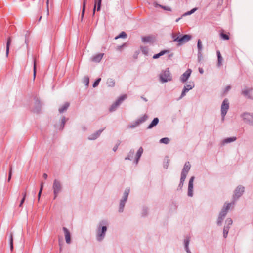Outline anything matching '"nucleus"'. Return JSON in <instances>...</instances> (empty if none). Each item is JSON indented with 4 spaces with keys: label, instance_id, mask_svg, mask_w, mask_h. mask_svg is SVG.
<instances>
[{
    "label": "nucleus",
    "instance_id": "nucleus-1",
    "mask_svg": "<svg viewBox=\"0 0 253 253\" xmlns=\"http://www.w3.org/2000/svg\"><path fill=\"white\" fill-rule=\"evenodd\" d=\"M108 222L106 220H102L98 224L97 228L96 239L101 242L104 238L107 229Z\"/></svg>",
    "mask_w": 253,
    "mask_h": 253
},
{
    "label": "nucleus",
    "instance_id": "nucleus-2",
    "mask_svg": "<svg viewBox=\"0 0 253 253\" xmlns=\"http://www.w3.org/2000/svg\"><path fill=\"white\" fill-rule=\"evenodd\" d=\"M183 83H185L183 89L182 90L180 99L183 97L186 93L194 87V83L192 81L187 82L188 80H181Z\"/></svg>",
    "mask_w": 253,
    "mask_h": 253
},
{
    "label": "nucleus",
    "instance_id": "nucleus-3",
    "mask_svg": "<svg viewBox=\"0 0 253 253\" xmlns=\"http://www.w3.org/2000/svg\"><path fill=\"white\" fill-rule=\"evenodd\" d=\"M130 192V189L127 188L125 189L122 199L120 200L118 211L119 212H122L125 205L126 202L127 200L128 196Z\"/></svg>",
    "mask_w": 253,
    "mask_h": 253
},
{
    "label": "nucleus",
    "instance_id": "nucleus-4",
    "mask_svg": "<svg viewBox=\"0 0 253 253\" xmlns=\"http://www.w3.org/2000/svg\"><path fill=\"white\" fill-rule=\"evenodd\" d=\"M52 189L54 193V199H55L61 192L62 186L61 182L57 179H55L53 181Z\"/></svg>",
    "mask_w": 253,
    "mask_h": 253
},
{
    "label": "nucleus",
    "instance_id": "nucleus-5",
    "mask_svg": "<svg viewBox=\"0 0 253 253\" xmlns=\"http://www.w3.org/2000/svg\"><path fill=\"white\" fill-rule=\"evenodd\" d=\"M241 117L245 123L253 126V113L244 112L241 115Z\"/></svg>",
    "mask_w": 253,
    "mask_h": 253
},
{
    "label": "nucleus",
    "instance_id": "nucleus-6",
    "mask_svg": "<svg viewBox=\"0 0 253 253\" xmlns=\"http://www.w3.org/2000/svg\"><path fill=\"white\" fill-rule=\"evenodd\" d=\"M229 108V102L227 99H225L221 104V115L222 117V121H224V118L227 114V111Z\"/></svg>",
    "mask_w": 253,
    "mask_h": 253
},
{
    "label": "nucleus",
    "instance_id": "nucleus-7",
    "mask_svg": "<svg viewBox=\"0 0 253 253\" xmlns=\"http://www.w3.org/2000/svg\"><path fill=\"white\" fill-rule=\"evenodd\" d=\"M245 187L242 185H238L234 190L233 195V202L237 200L244 193Z\"/></svg>",
    "mask_w": 253,
    "mask_h": 253
},
{
    "label": "nucleus",
    "instance_id": "nucleus-8",
    "mask_svg": "<svg viewBox=\"0 0 253 253\" xmlns=\"http://www.w3.org/2000/svg\"><path fill=\"white\" fill-rule=\"evenodd\" d=\"M192 38V36L190 35H184L182 36L181 37L179 36H177V38L175 39V41L178 42V45H181L189 41H190Z\"/></svg>",
    "mask_w": 253,
    "mask_h": 253
},
{
    "label": "nucleus",
    "instance_id": "nucleus-9",
    "mask_svg": "<svg viewBox=\"0 0 253 253\" xmlns=\"http://www.w3.org/2000/svg\"><path fill=\"white\" fill-rule=\"evenodd\" d=\"M241 93L246 98L253 100V88H245L242 90Z\"/></svg>",
    "mask_w": 253,
    "mask_h": 253
},
{
    "label": "nucleus",
    "instance_id": "nucleus-10",
    "mask_svg": "<svg viewBox=\"0 0 253 253\" xmlns=\"http://www.w3.org/2000/svg\"><path fill=\"white\" fill-rule=\"evenodd\" d=\"M159 79H171L169 68L163 70L159 76Z\"/></svg>",
    "mask_w": 253,
    "mask_h": 253
},
{
    "label": "nucleus",
    "instance_id": "nucleus-11",
    "mask_svg": "<svg viewBox=\"0 0 253 253\" xmlns=\"http://www.w3.org/2000/svg\"><path fill=\"white\" fill-rule=\"evenodd\" d=\"M191 165L189 162H187L185 163L184 165V167L182 170V172L181 173V176L186 177V176L190 169Z\"/></svg>",
    "mask_w": 253,
    "mask_h": 253
},
{
    "label": "nucleus",
    "instance_id": "nucleus-12",
    "mask_svg": "<svg viewBox=\"0 0 253 253\" xmlns=\"http://www.w3.org/2000/svg\"><path fill=\"white\" fill-rule=\"evenodd\" d=\"M194 177L192 176L189 179L188 187V196L189 197L193 196V181Z\"/></svg>",
    "mask_w": 253,
    "mask_h": 253
},
{
    "label": "nucleus",
    "instance_id": "nucleus-13",
    "mask_svg": "<svg viewBox=\"0 0 253 253\" xmlns=\"http://www.w3.org/2000/svg\"><path fill=\"white\" fill-rule=\"evenodd\" d=\"M231 204L228 203L226 205H224L219 215L225 217L227 213L228 210L230 208Z\"/></svg>",
    "mask_w": 253,
    "mask_h": 253
},
{
    "label": "nucleus",
    "instance_id": "nucleus-14",
    "mask_svg": "<svg viewBox=\"0 0 253 253\" xmlns=\"http://www.w3.org/2000/svg\"><path fill=\"white\" fill-rule=\"evenodd\" d=\"M191 237L190 236H186L184 240V248L187 253H191L190 250L189 249V244L190 241Z\"/></svg>",
    "mask_w": 253,
    "mask_h": 253
},
{
    "label": "nucleus",
    "instance_id": "nucleus-15",
    "mask_svg": "<svg viewBox=\"0 0 253 253\" xmlns=\"http://www.w3.org/2000/svg\"><path fill=\"white\" fill-rule=\"evenodd\" d=\"M105 129V127H104V128H103L102 129H99L98 130V131H97L96 132H94V133H93L92 135H91L89 137H88V139L89 140H95L96 139H97L99 136L101 134V133H102V132Z\"/></svg>",
    "mask_w": 253,
    "mask_h": 253
},
{
    "label": "nucleus",
    "instance_id": "nucleus-16",
    "mask_svg": "<svg viewBox=\"0 0 253 253\" xmlns=\"http://www.w3.org/2000/svg\"><path fill=\"white\" fill-rule=\"evenodd\" d=\"M143 152V149L142 147H140L139 148V149L138 150V151L136 153V154L135 161H134V162L136 164H138V161H139L141 156H142Z\"/></svg>",
    "mask_w": 253,
    "mask_h": 253
},
{
    "label": "nucleus",
    "instance_id": "nucleus-17",
    "mask_svg": "<svg viewBox=\"0 0 253 253\" xmlns=\"http://www.w3.org/2000/svg\"><path fill=\"white\" fill-rule=\"evenodd\" d=\"M64 235L66 242L69 244L71 242V235L69 231L65 227H64Z\"/></svg>",
    "mask_w": 253,
    "mask_h": 253
},
{
    "label": "nucleus",
    "instance_id": "nucleus-18",
    "mask_svg": "<svg viewBox=\"0 0 253 253\" xmlns=\"http://www.w3.org/2000/svg\"><path fill=\"white\" fill-rule=\"evenodd\" d=\"M142 41L144 43H153L154 42V38L151 36H147L142 37Z\"/></svg>",
    "mask_w": 253,
    "mask_h": 253
},
{
    "label": "nucleus",
    "instance_id": "nucleus-19",
    "mask_svg": "<svg viewBox=\"0 0 253 253\" xmlns=\"http://www.w3.org/2000/svg\"><path fill=\"white\" fill-rule=\"evenodd\" d=\"M127 97L126 95L124 94L120 96L117 100H116V101L114 103L115 105L117 107H119V106L121 104V103L125 100Z\"/></svg>",
    "mask_w": 253,
    "mask_h": 253
},
{
    "label": "nucleus",
    "instance_id": "nucleus-20",
    "mask_svg": "<svg viewBox=\"0 0 253 253\" xmlns=\"http://www.w3.org/2000/svg\"><path fill=\"white\" fill-rule=\"evenodd\" d=\"M127 97L126 95L124 94L120 96L117 100H116V101L114 103L115 105L117 107H119V106L121 104V103L125 100Z\"/></svg>",
    "mask_w": 253,
    "mask_h": 253
},
{
    "label": "nucleus",
    "instance_id": "nucleus-21",
    "mask_svg": "<svg viewBox=\"0 0 253 253\" xmlns=\"http://www.w3.org/2000/svg\"><path fill=\"white\" fill-rule=\"evenodd\" d=\"M101 2H102V0H95V4H94V8H93V15H94V14H95L96 6H97V11H98L100 10Z\"/></svg>",
    "mask_w": 253,
    "mask_h": 253
},
{
    "label": "nucleus",
    "instance_id": "nucleus-22",
    "mask_svg": "<svg viewBox=\"0 0 253 253\" xmlns=\"http://www.w3.org/2000/svg\"><path fill=\"white\" fill-rule=\"evenodd\" d=\"M104 55L103 53H99L92 58V61L96 63L99 62Z\"/></svg>",
    "mask_w": 253,
    "mask_h": 253
},
{
    "label": "nucleus",
    "instance_id": "nucleus-23",
    "mask_svg": "<svg viewBox=\"0 0 253 253\" xmlns=\"http://www.w3.org/2000/svg\"><path fill=\"white\" fill-rule=\"evenodd\" d=\"M159 118H155L151 122V123H150V124L147 126V129H151L152 128H153V127H154L155 126H156V125H157V124H158L159 123Z\"/></svg>",
    "mask_w": 253,
    "mask_h": 253
},
{
    "label": "nucleus",
    "instance_id": "nucleus-24",
    "mask_svg": "<svg viewBox=\"0 0 253 253\" xmlns=\"http://www.w3.org/2000/svg\"><path fill=\"white\" fill-rule=\"evenodd\" d=\"M192 72L191 69H187L182 75L180 79H188Z\"/></svg>",
    "mask_w": 253,
    "mask_h": 253
},
{
    "label": "nucleus",
    "instance_id": "nucleus-25",
    "mask_svg": "<svg viewBox=\"0 0 253 253\" xmlns=\"http://www.w3.org/2000/svg\"><path fill=\"white\" fill-rule=\"evenodd\" d=\"M169 50H164L163 51H161L158 54H155L153 56V58L154 59L159 58L160 56L164 55L166 53H169Z\"/></svg>",
    "mask_w": 253,
    "mask_h": 253
},
{
    "label": "nucleus",
    "instance_id": "nucleus-26",
    "mask_svg": "<svg viewBox=\"0 0 253 253\" xmlns=\"http://www.w3.org/2000/svg\"><path fill=\"white\" fill-rule=\"evenodd\" d=\"M35 108L34 109V111L35 112H39L40 109H41V103L40 102V101L37 99L35 100Z\"/></svg>",
    "mask_w": 253,
    "mask_h": 253
},
{
    "label": "nucleus",
    "instance_id": "nucleus-27",
    "mask_svg": "<svg viewBox=\"0 0 253 253\" xmlns=\"http://www.w3.org/2000/svg\"><path fill=\"white\" fill-rule=\"evenodd\" d=\"M134 152H135L133 149L130 150L127 156L125 158V160H132L134 156Z\"/></svg>",
    "mask_w": 253,
    "mask_h": 253
},
{
    "label": "nucleus",
    "instance_id": "nucleus-28",
    "mask_svg": "<svg viewBox=\"0 0 253 253\" xmlns=\"http://www.w3.org/2000/svg\"><path fill=\"white\" fill-rule=\"evenodd\" d=\"M236 139H237L236 137H229V138H227L224 139L223 140L222 143L224 144H227V143H231V142H234Z\"/></svg>",
    "mask_w": 253,
    "mask_h": 253
},
{
    "label": "nucleus",
    "instance_id": "nucleus-29",
    "mask_svg": "<svg viewBox=\"0 0 253 253\" xmlns=\"http://www.w3.org/2000/svg\"><path fill=\"white\" fill-rule=\"evenodd\" d=\"M11 42V38H10V37H9L7 39V43H6V57H8V56Z\"/></svg>",
    "mask_w": 253,
    "mask_h": 253
},
{
    "label": "nucleus",
    "instance_id": "nucleus-30",
    "mask_svg": "<svg viewBox=\"0 0 253 253\" xmlns=\"http://www.w3.org/2000/svg\"><path fill=\"white\" fill-rule=\"evenodd\" d=\"M216 53H217V60H218L217 65L218 66H220L222 65V61L223 60L222 57L220 52L219 50L217 51Z\"/></svg>",
    "mask_w": 253,
    "mask_h": 253
},
{
    "label": "nucleus",
    "instance_id": "nucleus-31",
    "mask_svg": "<svg viewBox=\"0 0 253 253\" xmlns=\"http://www.w3.org/2000/svg\"><path fill=\"white\" fill-rule=\"evenodd\" d=\"M147 118H148L147 116L146 115H144L142 117L136 120L137 124L139 125L140 124L145 122L147 120Z\"/></svg>",
    "mask_w": 253,
    "mask_h": 253
},
{
    "label": "nucleus",
    "instance_id": "nucleus-32",
    "mask_svg": "<svg viewBox=\"0 0 253 253\" xmlns=\"http://www.w3.org/2000/svg\"><path fill=\"white\" fill-rule=\"evenodd\" d=\"M141 51L145 55H148L149 53V48L146 46H141Z\"/></svg>",
    "mask_w": 253,
    "mask_h": 253
},
{
    "label": "nucleus",
    "instance_id": "nucleus-33",
    "mask_svg": "<svg viewBox=\"0 0 253 253\" xmlns=\"http://www.w3.org/2000/svg\"><path fill=\"white\" fill-rule=\"evenodd\" d=\"M13 235L12 233H10L9 234V242L11 250H12L13 246Z\"/></svg>",
    "mask_w": 253,
    "mask_h": 253
},
{
    "label": "nucleus",
    "instance_id": "nucleus-34",
    "mask_svg": "<svg viewBox=\"0 0 253 253\" xmlns=\"http://www.w3.org/2000/svg\"><path fill=\"white\" fill-rule=\"evenodd\" d=\"M229 228H230V227H229V226H224V227L223 231L224 238H226L227 237Z\"/></svg>",
    "mask_w": 253,
    "mask_h": 253
},
{
    "label": "nucleus",
    "instance_id": "nucleus-35",
    "mask_svg": "<svg viewBox=\"0 0 253 253\" xmlns=\"http://www.w3.org/2000/svg\"><path fill=\"white\" fill-rule=\"evenodd\" d=\"M86 1H87V0H84V1H83V9H82V16H81L82 19L83 18L84 15V14L85 12Z\"/></svg>",
    "mask_w": 253,
    "mask_h": 253
},
{
    "label": "nucleus",
    "instance_id": "nucleus-36",
    "mask_svg": "<svg viewBox=\"0 0 253 253\" xmlns=\"http://www.w3.org/2000/svg\"><path fill=\"white\" fill-rule=\"evenodd\" d=\"M185 178H186V177L181 176L180 179V182H179V184L178 187L179 189H181V188H182L183 184H184V181L185 180Z\"/></svg>",
    "mask_w": 253,
    "mask_h": 253
},
{
    "label": "nucleus",
    "instance_id": "nucleus-37",
    "mask_svg": "<svg viewBox=\"0 0 253 253\" xmlns=\"http://www.w3.org/2000/svg\"><path fill=\"white\" fill-rule=\"evenodd\" d=\"M197 10V8H193L192 9H191L190 11H187V12L185 13L184 14H183L181 17L182 16H187V15H190L192 14H193L194 12H195L196 10Z\"/></svg>",
    "mask_w": 253,
    "mask_h": 253
},
{
    "label": "nucleus",
    "instance_id": "nucleus-38",
    "mask_svg": "<svg viewBox=\"0 0 253 253\" xmlns=\"http://www.w3.org/2000/svg\"><path fill=\"white\" fill-rule=\"evenodd\" d=\"M156 6H158L162 9H163L164 10H167V11H171V8L169 7H168V6H164V5H161V4H157L156 3Z\"/></svg>",
    "mask_w": 253,
    "mask_h": 253
},
{
    "label": "nucleus",
    "instance_id": "nucleus-39",
    "mask_svg": "<svg viewBox=\"0 0 253 253\" xmlns=\"http://www.w3.org/2000/svg\"><path fill=\"white\" fill-rule=\"evenodd\" d=\"M126 34L125 32L123 31L119 35L115 37V39L119 38H126Z\"/></svg>",
    "mask_w": 253,
    "mask_h": 253
},
{
    "label": "nucleus",
    "instance_id": "nucleus-40",
    "mask_svg": "<svg viewBox=\"0 0 253 253\" xmlns=\"http://www.w3.org/2000/svg\"><path fill=\"white\" fill-rule=\"evenodd\" d=\"M197 48H198V52L202 51V42L200 39H199L197 41Z\"/></svg>",
    "mask_w": 253,
    "mask_h": 253
},
{
    "label": "nucleus",
    "instance_id": "nucleus-41",
    "mask_svg": "<svg viewBox=\"0 0 253 253\" xmlns=\"http://www.w3.org/2000/svg\"><path fill=\"white\" fill-rule=\"evenodd\" d=\"M169 139L168 137L163 138L160 139V142L162 143H164L166 144H168L169 142Z\"/></svg>",
    "mask_w": 253,
    "mask_h": 253
},
{
    "label": "nucleus",
    "instance_id": "nucleus-42",
    "mask_svg": "<svg viewBox=\"0 0 253 253\" xmlns=\"http://www.w3.org/2000/svg\"><path fill=\"white\" fill-rule=\"evenodd\" d=\"M225 217L221 216L219 215L217 221V224L218 225L220 226L222 224V222Z\"/></svg>",
    "mask_w": 253,
    "mask_h": 253
},
{
    "label": "nucleus",
    "instance_id": "nucleus-43",
    "mask_svg": "<svg viewBox=\"0 0 253 253\" xmlns=\"http://www.w3.org/2000/svg\"><path fill=\"white\" fill-rule=\"evenodd\" d=\"M221 37L225 40H228L229 39V36L226 34H224L223 33H221L220 34Z\"/></svg>",
    "mask_w": 253,
    "mask_h": 253
},
{
    "label": "nucleus",
    "instance_id": "nucleus-44",
    "mask_svg": "<svg viewBox=\"0 0 253 253\" xmlns=\"http://www.w3.org/2000/svg\"><path fill=\"white\" fill-rule=\"evenodd\" d=\"M226 225L225 226H229L230 227V225H231L233 223L232 220L231 218H227L226 220Z\"/></svg>",
    "mask_w": 253,
    "mask_h": 253
},
{
    "label": "nucleus",
    "instance_id": "nucleus-45",
    "mask_svg": "<svg viewBox=\"0 0 253 253\" xmlns=\"http://www.w3.org/2000/svg\"><path fill=\"white\" fill-rule=\"evenodd\" d=\"M12 167L10 166V169H9V174H8V181L9 182L11 180V176H12Z\"/></svg>",
    "mask_w": 253,
    "mask_h": 253
},
{
    "label": "nucleus",
    "instance_id": "nucleus-46",
    "mask_svg": "<svg viewBox=\"0 0 253 253\" xmlns=\"http://www.w3.org/2000/svg\"><path fill=\"white\" fill-rule=\"evenodd\" d=\"M118 108L114 103L112 104V105L110 106L109 108V111L110 112H113L116 110V109Z\"/></svg>",
    "mask_w": 253,
    "mask_h": 253
},
{
    "label": "nucleus",
    "instance_id": "nucleus-47",
    "mask_svg": "<svg viewBox=\"0 0 253 253\" xmlns=\"http://www.w3.org/2000/svg\"><path fill=\"white\" fill-rule=\"evenodd\" d=\"M197 56H198V61L200 62L202 60V59H203V55H202V51L198 52Z\"/></svg>",
    "mask_w": 253,
    "mask_h": 253
},
{
    "label": "nucleus",
    "instance_id": "nucleus-48",
    "mask_svg": "<svg viewBox=\"0 0 253 253\" xmlns=\"http://www.w3.org/2000/svg\"><path fill=\"white\" fill-rule=\"evenodd\" d=\"M147 211H148V209L146 207H144L143 208V212L142 213V216H145L147 215Z\"/></svg>",
    "mask_w": 253,
    "mask_h": 253
},
{
    "label": "nucleus",
    "instance_id": "nucleus-49",
    "mask_svg": "<svg viewBox=\"0 0 253 253\" xmlns=\"http://www.w3.org/2000/svg\"><path fill=\"white\" fill-rule=\"evenodd\" d=\"M120 143H121V141L118 140V142L116 143L115 146L113 148V151L115 152L117 151V150L118 149V146L120 145Z\"/></svg>",
    "mask_w": 253,
    "mask_h": 253
},
{
    "label": "nucleus",
    "instance_id": "nucleus-50",
    "mask_svg": "<svg viewBox=\"0 0 253 253\" xmlns=\"http://www.w3.org/2000/svg\"><path fill=\"white\" fill-rule=\"evenodd\" d=\"M107 84H108L109 86H114L115 85V82L113 80L110 81V82H107Z\"/></svg>",
    "mask_w": 253,
    "mask_h": 253
},
{
    "label": "nucleus",
    "instance_id": "nucleus-51",
    "mask_svg": "<svg viewBox=\"0 0 253 253\" xmlns=\"http://www.w3.org/2000/svg\"><path fill=\"white\" fill-rule=\"evenodd\" d=\"M35 76H36V61L34 59V74H33L34 79H35Z\"/></svg>",
    "mask_w": 253,
    "mask_h": 253
},
{
    "label": "nucleus",
    "instance_id": "nucleus-52",
    "mask_svg": "<svg viewBox=\"0 0 253 253\" xmlns=\"http://www.w3.org/2000/svg\"><path fill=\"white\" fill-rule=\"evenodd\" d=\"M100 81L101 80H95V81L94 82V83L93 84V87H95L97 86H98Z\"/></svg>",
    "mask_w": 253,
    "mask_h": 253
},
{
    "label": "nucleus",
    "instance_id": "nucleus-53",
    "mask_svg": "<svg viewBox=\"0 0 253 253\" xmlns=\"http://www.w3.org/2000/svg\"><path fill=\"white\" fill-rule=\"evenodd\" d=\"M139 124H137V121H136L134 124L133 125H130L129 126V127L131 128H134L135 127L137 126H138Z\"/></svg>",
    "mask_w": 253,
    "mask_h": 253
},
{
    "label": "nucleus",
    "instance_id": "nucleus-54",
    "mask_svg": "<svg viewBox=\"0 0 253 253\" xmlns=\"http://www.w3.org/2000/svg\"><path fill=\"white\" fill-rule=\"evenodd\" d=\"M126 46V43L123 44L122 45L118 46L116 48L117 50L121 51L122 48Z\"/></svg>",
    "mask_w": 253,
    "mask_h": 253
},
{
    "label": "nucleus",
    "instance_id": "nucleus-55",
    "mask_svg": "<svg viewBox=\"0 0 253 253\" xmlns=\"http://www.w3.org/2000/svg\"><path fill=\"white\" fill-rule=\"evenodd\" d=\"M70 105V103L69 102L64 103V112L66 111Z\"/></svg>",
    "mask_w": 253,
    "mask_h": 253
},
{
    "label": "nucleus",
    "instance_id": "nucleus-56",
    "mask_svg": "<svg viewBox=\"0 0 253 253\" xmlns=\"http://www.w3.org/2000/svg\"><path fill=\"white\" fill-rule=\"evenodd\" d=\"M25 199H24V197H22V199H21L20 203L19 205V207L22 208L23 206V204L25 201Z\"/></svg>",
    "mask_w": 253,
    "mask_h": 253
},
{
    "label": "nucleus",
    "instance_id": "nucleus-57",
    "mask_svg": "<svg viewBox=\"0 0 253 253\" xmlns=\"http://www.w3.org/2000/svg\"><path fill=\"white\" fill-rule=\"evenodd\" d=\"M84 84L86 86H88L89 84V80H84Z\"/></svg>",
    "mask_w": 253,
    "mask_h": 253
},
{
    "label": "nucleus",
    "instance_id": "nucleus-58",
    "mask_svg": "<svg viewBox=\"0 0 253 253\" xmlns=\"http://www.w3.org/2000/svg\"><path fill=\"white\" fill-rule=\"evenodd\" d=\"M59 243L60 247V249H61L62 247V240L60 237H59Z\"/></svg>",
    "mask_w": 253,
    "mask_h": 253
},
{
    "label": "nucleus",
    "instance_id": "nucleus-59",
    "mask_svg": "<svg viewBox=\"0 0 253 253\" xmlns=\"http://www.w3.org/2000/svg\"><path fill=\"white\" fill-rule=\"evenodd\" d=\"M230 88H231L230 86H229V85L227 86L226 87L225 89V91H224V92H226L228 91L230 89Z\"/></svg>",
    "mask_w": 253,
    "mask_h": 253
},
{
    "label": "nucleus",
    "instance_id": "nucleus-60",
    "mask_svg": "<svg viewBox=\"0 0 253 253\" xmlns=\"http://www.w3.org/2000/svg\"><path fill=\"white\" fill-rule=\"evenodd\" d=\"M169 159H167V163L164 165V168H165L166 169H168V165H169Z\"/></svg>",
    "mask_w": 253,
    "mask_h": 253
},
{
    "label": "nucleus",
    "instance_id": "nucleus-61",
    "mask_svg": "<svg viewBox=\"0 0 253 253\" xmlns=\"http://www.w3.org/2000/svg\"><path fill=\"white\" fill-rule=\"evenodd\" d=\"M60 127L61 128H63V118L61 119V120Z\"/></svg>",
    "mask_w": 253,
    "mask_h": 253
},
{
    "label": "nucleus",
    "instance_id": "nucleus-62",
    "mask_svg": "<svg viewBox=\"0 0 253 253\" xmlns=\"http://www.w3.org/2000/svg\"><path fill=\"white\" fill-rule=\"evenodd\" d=\"M59 111L60 113H62L63 112V106L61 107L59 109Z\"/></svg>",
    "mask_w": 253,
    "mask_h": 253
},
{
    "label": "nucleus",
    "instance_id": "nucleus-63",
    "mask_svg": "<svg viewBox=\"0 0 253 253\" xmlns=\"http://www.w3.org/2000/svg\"><path fill=\"white\" fill-rule=\"evenodd\" d=\"M172 38L173 39V41L174 42H177V41H175V39L177 38V36H176V35H175L174 34H172Z\"/></svg>",
    "mask_w": 253,
    "mask_h": 253
},
{
    "label": "nucleus",
    "instance_id": "nucleus-64",
    "mask_svg": "<svg viewBox=\"0 0 253 253\" xmlns=\"http://www.w3.org/2000/svg\"><path fill=\"white\" fill-rule=\"evenodd\" d=\"M43 178H44L45 179H46L47 178V177H48V175H47V174L46 173H44V174H43Z\"/></svg>",
    "mask_w": 253,
    "mask_h": 253
}]
</instances>
